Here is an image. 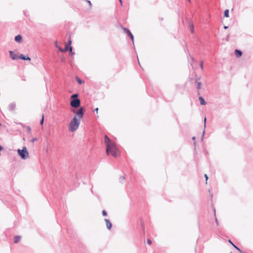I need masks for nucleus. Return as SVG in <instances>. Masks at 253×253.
<instances>
[{
  "label": "nucleus",
  "instance_id": "35",
  "mask_svg": "<svg viewBox=\"0 0 253 253\" xmlns=\"http://www.w3.org/2000/svg\"><path fill=\"white\" fill-rule=\"evenodd\" d=\"M70 50L71 52L72 51V47L70 46Z\"/></svg>",
  "mask_w": 253,
  "mask_h": 253
},
{
  "label": "nucleus",
  "instance_id": "22",
  "mask_svg": "<svg viewBox=\"0 0 253 253\" xmlns=\"http://www.w3.org/2000/svg\"><path fill=\"white\" fill-rule=\"evenodd\" d=\"M200 67L202 70H204V66H203V61L200 62Z\"/></svg>",
  "mask_w": 253,
  "mask_h": 253
},
{
  "label": "nucleus",
  "instance_id": "16",
  "mask_svg": "<svg viewBox=\"0 0 253 253\" xmlns=\"http://www.w3.org/2000/svg\"><path fill=\"white\" fill-rule=\"evenodd\" d=\"M68 48V46L67 44L66 45V47H65V48L64 50L62 49L60 47H58L59 50L62 52H64V51L67 50Z\"/></svg>",
  "mask_w": 253,
  "mask_h": 253
},
{
  "label": "nucleus",
  "instance_id": "38",
  "mask_svg": "<svg viewBox=\"0 0 253 253\" xmlns=\"http://www.w3.org/2000/svg\"><path fill=\"white\" fill-rule=\"evenodd\" d=\"M205 133V130H204V131H203V135H204Z\"/></svg>",
  "mask_w": 253,
  "mask_h": 253
},
{
  "label": "nucleus",
  "instance_id": "4",
  "mask_svg": "<svg viewBox=\"0 0 253 253\" xmlns=\"http://www.w3.org/2000/svg\"><path fill=\"white\" fill-rule=\"evenodd\" d=\"M81 101L79 99L75 98L72 99L70 102V105L72 107L74 108H78L80 106Z\"/></svg>",
  "mask_w": 253,
  "mask_h": 253
},
{
  "label": "nucleus",
  "instance_id": "43",
  "mask_svg": "<svg viewBox=\"0 0 253 253\" xmlns=\"http://www.w3.org/2000/svg\"><path fill=\"white\" fill-rule=\"evenodd\" d=\"M215 221H216V223L217 224V221L216 219H215Z\"/></svg>",
  "mask_w": 253,
  "mask_h": 253
},
{
  "label": "nucleus",
  "instance_id": "36",
  "mask_svg": "<svg viewBox=\"0 0 253 253\" xmlns=\"http://www.w3.org/2000/svg\"><path fill=\"white\" fill-rule=\"evenodd\" d=\"M71 42H72L71 40H69V44H70V45L71 44Z\"/></svg>",
  "mask_w": 253,
  "mask_h": 253
},
{
  "label": "nucleus",
  "instance_id": "10",
  "mask_svg": "<svg viewBox=\"0 0 253 253\" xmlns=\"http://www.w3.org/2000/svg\"><path fill=\"white\" fill-rule=\"evenodd\" d=\"M10 55H11V57L13 60H15L17 58V56L14 54V52L12 51H9Z\"/></svg>",
  "mask_w": 253,
  "mask_h": 253
},
{
  "label": "nucleus",
  "instance_id": "15",
  "mask_svg": "<svg viewBox=\"0 0 253 253\" xmlns=\"http://www.w3.org/2000/svg\"><path fill=\"white\" fill-rule=\"evenodd\" d=\"M21 239V237L20 236H16L14 238V242L15 243H17L19 242V241L20 240V239Z\"/></svg>",
  "mask_w": 253,
  "mask_h": 253
},
{
  "label": "nucleus",
  "instance_id": "5",
  "mask_svg": "<svg viewBox=\"0 0 253 253\" xmlns=\"http://www.w3.org/2000/svg\"><path fill=\"white\" fill-rule=\"evenodd\" d=\"M84 108L83 107H81L78 110H77L76 112L74 111V112L76 114V116H77V117H78V119H79L80 120L84 116Z\"/></svg>",
  "mask_w": 253,
  "mask_h": 253
},
{
  "label": "nucleus",
  "instance_id": "11",
  "mask_svg": "<svg viewBox=\"0 0 253 253\" xmlns=\"http://www.w3.org/2000/svg\"><path fill=\"white\" fill-rule=\"evenodd\" d=\"M235 53L236 56L238 57L241 56V55L242 54V52L240 50H239L237 49L235 50Z\"/></svg>",
  "mask_w": 253,
  "mask_h": 253
},
{
  "label": "nucleus",
  "instance_id": "32",
  "mask_svg": "<svg viewBox=\"0 0 253 253\" xmlns=\"http://www.w3.org/2000/svg\"><path fill=\"white\" fill-rule=\"evenodd\" d=\"M31 128L30 127H27V130L29 131V132H30L31 131Z\"/></svg>",
  "mask_w": 253,
  "mask_h": 253
},
{
  "label": "nucleus",
  "instance_id": "33",
  "mask_svg": "<svg viewBox=\"0 0 253 253\" xmlns=\"http://www.w3.org/2000/svg\"><path fill=\"white\" fill-rule=\"evenodd\" d=\"M98 108H96L94 109V111H96L97 113L98 112Z\"/></svg>",
  "mask_w": 253,
  "mask_h": 253
},
{
  "label": "nucleus",
  "instance_id": "17",
  "mask_svg": "<svg viewBox=\"0 0 253 253\" xmlns=\"http://www.w3.org/2000/svg\"><path fill=\"white\" fill-rule=\"evenodd\" d=\"M224 16L226 17H229V10L228 9H226L224 11Z\"/></svg>",
  "mask_w": 253,
  "mask_h": 253
},
{
  "label": "nucleus",
  "instance_id": "6",
  "mask_svg": "<svg viewBox=\"0 0 253 253\" xmlns=\"http://www.w3.org/2000/svg\"><path fill=\"white\" fill-rule=\"evenodd\" d=\"M106 227L108 229L110 230L112 228V225L110 220L108 219H105Z\"/></svg>",
  "mask_w": 253,
  "mask_h": 253
},
{
  "label": "nucleus",
  "instance_id": "41",
  "mask_svg": "<svg viewBox=\"0 0 253 253\" xmlns=\"http://www.w3.org/2000/svg\"><path fill=\"white\" fill-rule=\"evenodd\" d=\"M223 36L222 35H220L219 37V38H221Z\"/></svg>",
  "mask_w": 253,
  "mask_h": 253
},
{
  "label": "nucleus",
  "instance_id": "31",
  "mask_svg": "<svg viewBox=\"0 0 253 253\" xmlns=\"http://www.w3.org/2000/svg\"><path fill=\"white\" fill-rule=\"evenodd\" d=\"M123 29L125 32H130L129 30H127L126 29L124 28Z\"/></svg>",
  "mask_w": 253,
  "mask_h": 253
},
{
  "label": "nucleus",
  "instance_id": "29",
  "mask_svg": "<svg viewBox=\"0 0 253 253\" xmlns=\"http://www.w3.org/2000/svg\"><path fill=\"white\" fill-rule=\"evenodd\" d=\"M205 177L206 178V181H207V180L208 179V177L206 174H205Z\"/></svg>",
  "mask_w": 253,
  "mask_h": 253
},
{
  "label": "nucleus",
  "instance_id": "2",
  "mask_svg": "<svg viewBox=\"0 0 253 253\" xmlns=\"http://www.w3.org/2000/svg\"><path fill=\"white\" fill-rule=\"evenodd\" d=\"M80 120L77 116H75L69 124V130L71 132L76 131L79 127Z\"/></svg>",
  "mask_w": 253,
  "mask_h": 253
},
{
  "label": "nucleus",
  "instance_id": "14",
  "mask_svg": "<svg viewBox=\"0 0 253 253\" xmlns=\"http://www.w3.org/2000/svg\"><path fill=\"white\" fill-rule=\"evenodd\" d=\"M128 36L131 39L133 44H134V38L131 33H127Z\"/></svg>",
  "mask_w": 253,
  "mask_h": 253
},
{
  "label": "nucleus",
  "instance_id": "42",
  "mask_svg": "<svg viewBox=\"0 0 253 253\" xmlns=\"http://www.w3.org/2000/svg\"><path fill=\"white\" fill-rule=\"evenodd\" d=\"M224 29H226V28H227V27H226V26H224Z\"/></svg>",
  "mask_w": 253,
  "mask_h": 253
},
{
  "label": "nucleus",
  "instance_id": "9",
  "mask_svg": "<svg viewBox=\"0 0 253 253\" xmlns=\"http://www.w3.org/2000/svg\"><path fill=\"white\" fill-rule=\"evenodd\" d=\"M16 107V104L15 103H11L9 105V109L11 111H13L14 110L15 108Z\"/></svg>",
  "mask_w": 253,
  "mask_h": 253
},
{
  "label": "nucleus",
  "instance_id": "24",
  "mask_svg": "<svg viewBox=\"0 0 253 253\" xmlns=\"http://www.w3.org/2000/svg\"><path fill=\"white\" fill-rule=\"evenodd\" d=\"M201 82H198L197 84V88L198 89L201 88Z\"/></svg>",
  "mask_w": 253,
  "mask_h": 253
},
{
  "label": "nucleus",
  "instance_id": "23",
  "mask_svg": "<svg viewBox=\"0 0 253 253\" xmlns=\"http://www.w3.org/2000/svg\"><path fill=\"white\" fill-rule=\"evenodd\" d=\"M125 176H121L120 178V182H123L125 180Z\"/></svg>",
  "mask_w": 253,
  "mask_h": 253
},
{
  "label": "nucleus",
  "instance_id": "21",
  "mask_svg": "<svg viewBox=\"0 0 253 253\" xmlns=\"http://www.w3.org/2000/svg\"><path fill=\"white\" fill-rule=\"evenodd\" d=\"M43 121H44V116H43V115H42V120H41V122H40V124H41V125H42L43 124Z\"/></svg>",
  "mask_w": 253,
  "mask_h": 253
},
{
  "label": "nucleus",
  "instance_id": "34",
  "mask_svg": "<svg viewBox=\"0 0 253 253\" xmlns=\"http://www.w3.org/2000/svg\"><path fill=\"white\" fill-rule=\"evenodd\" d=\"M119 1L121 3V5L122 6L123 5V2H122V0H119Z\"/></svg>",
  "mask_w": 253,
  "mask_h": 253
},
{
  "label": "nucleus",
  "instance_id": "26",
  "mask_svg": "<svg viewBox=\"0 0 253 253\" xmlns=\"http://www.w3.org/2000/svg\"><path fill=\"white\" fill-rule=\"evenodd\" d=\"M38 140V139L37 138H34L31 140V142L34 143L35 141Z\"/></svg>",
  "mask_w": 253,
  "mask_h": 253
},
{
  "label": "nucleus",
  "instance_id": "37",
  "mask_svg": "<svg viewBox=\"0 0 253 253\" xmlns=\"http://www.w3.org/2000/svg\"><path fill=\"white\" fill-rule=\"evenodd\" d=\"M228 36L227 35V37H226V39H225L226 41H228Z\"/></svg>",
  "mask_w": 253,
  "mask_h": 253
},
{
  "label": "nucleus",
  "instance_id": "20",
  "mask_svg": "<svg viewBox=\"0 0 253 253\" xmlns=\"http://www.w3.org/2000/svg\"><path fill=\"white\" fill-rule=\"evenodd\" d=\"M78 96V94H73V95H72L71 96V98L72 99H75V98H76V97H77Z\"/></svg>",
  "mask_w": 253,
  "mask_h": 253
},
{
  "label": "nucleus",
  "instance_id": "28",
  "mask_svg": "<svg viewBox=\"0 0 253 253\" xmlns=\"http://www.w3.org/2000/svg\"><path fill=\"white\" fill-rule=\"evenodd\" d=\"M206 118H205L204 119V127H206Z\"/></svg>",
  "mask_w": 253,
  "mask_h": 253
},
{
  "label": "nucleus",
  "instance_id": "18",
  "mask_svg": "<svg viewBox=\"0 0 253 253\" xmlns=\"http://www.w3.org/2000/svg\"><path fill=\"white\" fill-rule=\"evenodd\" d=\"M76 79L79 84H82L84 82L78 77H76Z\"/></svg>",
  "mask_w": 253,
  "mask_h": 253
},
{
  "label": "nucleus",
  "instance_id": "25",
  "mask_svg": "<svg viewBox=\"0 0 253 253\" xmlns=\"http://www.w3.org/2000/svg\"><path fill=\"white\" fill-rule=\"evenodd\" d=\"M102 213L103 216H106L107 214V212L105 210H103L102 211Z\"/></svg>",
  "mask_w": 253,
  "mask_h": 253
},
{
  "label": "nucleus",
  "instance_id": "44",
  "mask_svg": "<svg viewBox=\"0 0 253 253\" xmlns=\"http://www.w3.org/2000/svg\"><path fill=\"white\" fill-rule=\"evenodd\" d=\"M188 0L189 1H190V0Z\"/></svg>",
  "mask_w": 253,
  "mask_h": 253
},
{
  "label": "nucleus",
  "instance_id": "40",
  "mask_svg": "<svg viewBox=\"0 0 253 253\" xmlns=\"http://www.w3.org/2000/svg\"><path fill=\"white\" fill-rule=\"evenodd\" d=\"M191 59L192 60H194V58H193V57H191Z\"/></svg>",
  "mask_w": 253,
  "mask_h": 253
},
{
  "label": "nucleus",
  "instance_id": "19",
  "mask_svg": "<svg viewBox=\"0 0 253 253\" xmlns=\"http://www.w3.org/2000/svg\"><path fill=\"white\" fill-rule=\"evenodd\" d=\"M189 29L191 32H194V29L192 24L189 23Z\"/></svg>",
  "mask_w": 253,
  "mask_h": 253
},
{
  "label": "nucleus",
  "instance_id": "7",
  "mask_svg": "<svg viewBox=\"0 0 253 253\" xmlns=\"http://www.w3.org/2000/svg\"><path fill=\"white\" fill-rule=\"evenodd\" d=\"M19 58L20 59H21L22 60H31V58L28 56H24L23 54H21Z\"/></svg>",
  "mask_w": 253,
  "mask_h": 253
},
{
  "label": "nucleus",
  "instance_id": "27",
  "mask_svg": "<svg viewBox=\"0 0 253 253\" xmlns=\"http://www.w3.org/2000/svg\"><path fill=\"white\" fill-rule=\"evenodd\" d=\"M147 243H148L149 245H151V244H152V242H151V241L150 239H148V240H147Z\"/></svg>",
  "mask_w": 253,
  "mask_h": 253
},
{
  "label": "nucleus",
  "instance_id": "3",
  "mask_svg": "<svg viewBox=\"0 0 253 253\" xmlns=\"http://www.w3.org/2000/svg\"><path fill=\"white\" fill-rule=\"evenodd\" d=\"M17 153L20 157L23 160H26L29 158V154L25 146L23 147L22 149H18Z\"/></svg>",
  "mask_w": 253,
  "mask_h": 253
},
{
  "label": "nucleus",
  "instance_id": "30",
  "mask_svg": "<svg viewBox=\"0 0 253 253\" xmlns=\"http://www.w3.org/2000/svg\"><path fill=\"white\" fill-rule=\"evenodd\" d=\"M87 2L89 4L90 7H91L92 4H91V2L89 0H88Z\"/></svg>",
  "mask_w": 253,
  "mask_h": 253
},
{
  "label": "nucleus",
  "instance_id": "39",
  "mask_svg": "<svg viewBox=\"0 0 253 253\" xmlns=\"http://www.w3.org/2000/svg\"><path fill=\"white\" fill-rule=\"evenodd\" d=\"M192 139L193 140H195V136L193 137Z\"/></svg>",
  "mask_w": 253,
  "mask_h": 253
},
{
  "label": "nucleus",
  "instance_id": "1",
  "mask_svg": "<svg viewBox=\"0 0 253 253\" xmlns=\"http://www.w3.org/2000/svg\"><path fill=\"white\" fill-rule=\"evenodd\" d=\"M105 143L106 144V153H110L113 156L116 157L118 156V149L116 144L106 135L105 136Z\"/></svg>",
  "mask_w": 253,
  "mask_h": 253
},
{
  "label": "nucleus",
  "instance_id": "8",
  "mask_svg": "<svg viewBox=\"0 0 253 253\" xmlns=\"http://www.w3.org/2000/svg\"><path fill=\"white\" fill-rule=\"evenodd\" d=\"M21 40L22 37L20 35H18L15 37V41L17 42H20Z\"/></svg>",
  "mask_w": 253,
  "mask_h": 253
},
{
  "label": "nucleus",
  "instance_id": "12",
  "mask_svg": "<svg viewBox=\"0 0 253 253\" xmlns=\"http://www.w3.org/2000/svg\"><path fill=\"white\" fill-rule=\"evenodd\" d=\"M228 242L236 249L239 252H240V253H242L241 250L239 248H238L237 246H236L230 240H228Z\"/></svg>",
  "mask_w": 253,
  "mask_h": 253
},
{
  "label": "nucleus",
  "instance_id": "13",
  "mask_svg": "<svg viewBox=\"0 0 253 253\" xmlns=\"http://www.w3.org/2000/svg\"><path fill=\"white\" fill-rule=\"evenodd\" d=\"M199 100L200 101V103L201 105H206V102L205 101V100L204 99V98L202 97H200Z\"/></svg>",
  "mask_w": 253,
  "mask_h": 253
}]
</instances>
